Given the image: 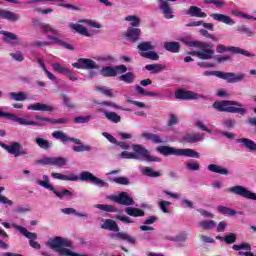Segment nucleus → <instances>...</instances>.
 Here are the masks:
<instances>
[{"instance_id": "11", "label": "nucleus", "mask_w": 256, "mask_h": 256, "mask_svg": "<svg viewBox=\"0 0 256 256\" xmlns=\"http://www.w3.org/2000/svg\"><path fill=\"white\" fill-rule=\"evenodd\" d=\"M14 229H16V231H19L24 237H26L27 239H30L29 241V245L30 247H32L33 249H41V244H39L37 241L33 240V239H37V234L33 233V232H29L27 230V228L23 227V226H19L17 224H13L12 226Z\"/></svg>"}, {"instance_id": "37", "label": "nucleus", "mask_w": 256, "mask_h": 256, "mask_svg": "<svg viewBox=\"0 0 256 256\" xmlns=\"http://www.w3.org/2000/svg\"><path fill=\"white\" fill-rule=\"evenodd\" d=\"M69 27L70 29H73L74 31H76V33H79L80 35H84V37H90L91 35L89 34V31L87 30V28H85V26L81 24L70 23Z\"/></svg>"}, {"instance_id": "44", "label": "nucleus", "mask_w": 256, "mask_h": 256, "mask_svg": "<svg viewBox=\"0 0 256 256\" xmlns=\"http://www.w3.org/2000/svg\"><path fill=\"white\" fill-rule=\"evenodd\" d=\"M165 69V66L162 64H148L145 66L146 71H151L153 74L161 73Z\"/></svg>"}, {"instance_id": "19", "label": "nucleus", "mask_w": 256, "mask_h": 256, "mask_svg": "<svg viewBox=\"0 0 256 256\" xmlns=\"http://www.w3.org/2000/svg\"><path fill=\"white\" fill-rule=\"evenodd\" d=\"M175 3L177 0H159V8L162 10V13L165 19H174L175 15H173V8L169 6V2Z\"/></svg>"}, {"instance_id": "27", "label": "nucleus", "mask_w": 256, "mask_h": 256, "mask_svg": "<svg viewBox=\"0 0 256 256\" xmlns=\"http://www.w3.org/2000/svg\"><path fill=\"white\" fill-rule=\"evenodd\" d=\"M47 39H49L50 42H48V43H50V45H61V47H64L65 49H68L69 51H75V47H73V45H71L65 41H62L58 37L47 35Z\"/></svg>"}, {"instance_id": "46", "label": "nucleus", "mask_w": 256, "mask_h": 256, "mask_svg": "<svg viewBox=\"0 0 256 256\" xmlns=\"http://www.w3.org/2000/svg\"><path fill=\"white\" fill-rule=\"evenodd\" d=\"M52 68L54 71H56V73H60L62 75H68V73H70V71H71L69 68H67L66 66H63L59 63H53Z\"/></svg>"}, {"instance_id": "15", "label": "nucleus", "mask_w": 256, "mask_h": 256, "mask_svg": "<svg viewBox=\"0 0 256 256\" xmlns=\"http://www.w3.org/2000/svg\"><path fill=\"white\" fill-rule=\"evenodd\" d=\"M37 183L41 187H44V189H49V191H52L54 195L58 197V199H63V197H71V195H73V192L67 189H63L61 192L57 191L55 186L49 184V180H38Z\"/></svg>"}, {"instance_id": "13", "label": "nucleus", "mask_w": 256, "mask_h": 256, "mask_svg": "<svg viewBox=\"0 0 256 256\" xmlns=\"http://www.w3.org/2000/svg\"><path fill=\"white\" fill-rule=\"evenodd\" d=\"M119 73H127V66L125 65H117L114 67L105 66L100 71V75H102V77H117Z\"/></svg>"}, {"instance_id": "36", "label": "nucleus", "mask_w": 256, "mask_h": 256, "mask_svg": "<svg viewBox=\"0 0 256 256\" xmlns=\"http://www.w3.org/2000/svg\"><path fill=\"white\" fill-rule=\"evenodd\" d=\"M164 49L170 53H179L181 51V44L179 42H165Z\"/></svg>"}, {"instance_id": "28", "label": "nucleus", "mask_w": 256, "mask_h": 256, "mask_svg": "<svg viewBox=\"0 0 256 256\" xmlns=\"http://www.w3.org/2000/svg\"><path fill=\"white\" fill-rule=\"evenodd\" d=\"M36 121H47L48 123H51V125H66V123H69V119L67 118H49V117H43V116H39L36 115L35 116Z\"/></svg>"}, {"instance_id": "31", "label": "nucleus", "mask_w": 256, "mask_h": 256, "mask_svg": "<svg viewBox=\"0 0 256 256\" xmlns=\"http://www.w3.org/2000/svg\"><path fill=\"white\" fill-rule=\"evenodd\" d=\"M186 15H189L190 17H198L200 19H205V17H207V13L203 12L201 8L197 6H190Z\"/></svg>"}, {"instance_id": "12", "label": "nucleus", "mask_w": 256, "mask_h": 256, "mask_svg": "<svg viewBox=\"0 0 256 256\" xmlns=\"http://www.w3.org/2000/svg\"><path fill=\"white\" fill-rule=\"evenodd\" d=\"M68 159L65 157H44L40 160H36V165H52L54 167H65L68 163Z\"/></svg>"}, {"instance_id": "45", "label": "nucleus", "mask_w": 256, "mask_h": 256, "mask_svg": "<svg viewBox=\"0 0 256 256\" xmlns=\"http://www.w3.org/2000/svg\"><path fill=\"white\" fill-rule=\"evenodd\" d=\"M65 215H76V217H84L85 219H88L87 213H81L77 212L75 208H64L61 210Z\"/></svg>"}, {"instance_id": "18", "label": "nucleus", "mask_w": 256, "mask_h": 256, "mask_svg": "<svg viewBox=\"0 0 256 256\" xmlns=\"http://www.w3.org/2000/svg\"><path fill=\"white\" fill-rule=\"evenodd\" d=\"M75 69H99L95 61L88 58H80L77 62L72 64Z\"/></svg>"}, {"instance_id": "5", "label": "nucleus", "mask_w": 256, "mask_h": 256, "mask_svg": "<svg viewBox=\"0 0 256 256\" xmlns=\"http://www.w3.org/2000/svg\"><path fill=\"white\" fill-rule=\"evenodd\" d=\"M47 245L53 251H57V253H59L60 256H69L68 253H73L71 250L65 248L69 247L71 249L73 247V242L61 236L50 238L47 242Z\"/></svg>"}, {"instance_id": "34", "label": "nucleus", "mask_w": 256, "mask_h": 256, "mask_svg": "<svg viewBox=\"0 0 256 256\" xmlns=\"http://www.w3.org/2000/svg\"><path fill=\"white\" fill-rule=\"evenodd\" d=\"M237 143H242L243 147H245V149H248L249 151H256V143L251 139L239 138L237 139Z\"/></svg>"}, {"instance_id": "30", "label": "nucleus", "mask_w": 256, "mask_h": 256, "mask_svg": "<svg viewBox=\"0 0 256 256\" xmlns=\"http://www.w3.org/2000/svg\"><path fill=\"white\" fill-rule=\"evenodd\" d=\"M28 111H54L55 108H53V106H49L47 104H43V103H34V104H30L27 107Z\"/></svg>"}, {"instance_id": "29", "label": "nucleus", "mask_w": 256, "mask_h": 256, "mask_svg": "<svg viewBox=\"0 0 256 256\" xmlns=\"http://www.w3.org/2000/svg\"><path fill=\"white\" fill-rule=\"evenodd\" d=\"M37 121H27L25 118H19L16 116L15 123H19V125H33L34 127H45L47 125V121L38 120Z\"/></svg>"}, {"instance_id": "35", "label": "nucleus", "mask_w": 256, "mask_h": 256, "mask_svg": "<svg viewBox=\"0 0 256 256\" xmlns=\"http://www.w3.org/2000/svg\"><path fill=\"white\" fill-rule=\"evenodd\" d=\"M35 143L38 145V147H40V149H43L44 151H49V149L53 147V142H50L44 138H35Z\"/></svg>"}, {"instance_id": "20", "label": "nucleus", "mask_w": 256, "mask_h": 256, "mask_svg": "<svg viewBox=\"0 0 256 256\" xmlns=\"http://www.w3.org/2000/svg\"><path fill=\"white\" fill-rule=\"evenodd\" d=\"M188 55H192V57H198L202 61H209V59H213L215 50L191 51L188 52Z\"/></svg>"}, {"instance_id": "47", "label": "nucleus", "mask_w": 256, "mask_h": 256, "mask_svg": "<svg viewBox=\"0 0 256 256\" xmlns=\"http://www.w3.org/2000/svg\"><path fill=\"white\" fill-rule=\"evenodd\" d=\"M125 21H129L130 27H133V28H137L141 25V19L135 15L126 16Z\"/></svg>"}, {"instance_id": "9", "label": "nucleus", "mask_w": 256, "mask_h": 256, "mask_svg": "<svg viewBox=\"0 0 256 256\" xmlns=\"http://www.w3.org/2000/svg\"><path fill=\"white\" fill-rule=\"evenodd\" d=\"M233 53L234 55H244L245 57H255V54L245 50V49H241L239 47H235V46H225L223 44H218L216 46V52L223 54V53H227L229 52Z\"/></svg>"}, {"instance_id": "53", "label": "nucleus", "mask_w": 256, "mask_h": 256, "mask_svg": "<svg viewBox=\"0 0 256 256\" xmlns=\"http://www.w3.org/2000/svg\"><path fill=\"white\" fill-rule=\"evenodd\" d=\"M143 175H145L146 177H153V178L161 177V173L153 170V168L151 167L144 168Z\"/></svg>"}, {"instance_id": "21", "label": "nucleus", "mask_w": 256, "mask_h": 256, "mask_svg": "<svg viewBox=\"0 0 256 256\" xmlns=\"http://www.w3.org/2000/svg\"><path fill=\"white\" fill-rule=\"evenodd\" d=\"M203 139H205V135L197 132H189L182 137L184 143H199Z\"/></svg>"}, {"instance_id": "41", "label": "nucleus", "mask_w": 256, "mask_h": 256, "mask_svg": "<svg viewBox=\"0 0 256 256\" xmlns=\"http://www.w3.org/2000/svg\"><path fill=\"white\" fill-rule=\"evenodd\" d=\"M237 33L241 35H247L248 37H255V33L251 31V28L247 27V25L242 24L236 27Z\"/></svg>"}, {"instance_id": "61", "label": "nucleus", "mask_w": 256, "mask_h": 256, "mask_svg": "<svg viewBox=\"0 0 256 256\" xmlns=\"http://www.w3.org/2000/svg\"><path fill=\"white\" fill-rule=\"evenodd\" d=\"M10 57L14 59V61H18V63H21V61H24L25 57H23V53L20 51L15 52V53H10Z\"/></svg>"}, {"instance_id": "50", "label": "nucleus", "mask_w": 256, "mask_h": 256, "mask_svg": "<svg viewBox=\"0 0 256 256\" xmlns=\"http://www.w3.org/2000/svg\"><path fill=\"white\" fill-rule=\"evenodd\" d=\"M96 209H100L101 211H106L107 213H117V208L113 205L107 204H97L95 205Z\"/></svg>"}, {"instance_id": "16", "label": "nucleus", "mask_w": 256, "mask_h": 256, "mask_svg": "<svg viewBox=\"0 0 256 256\" xmlns=\"http://www.w3.org/2000/svg\"><path fill=\"white\" fill-rule=\"evenodd\" d=\"M108 199L114 203H118V205H125L126 207L135 205V200H133L127 192H120L118 195H111Z\"/></svg>"}, {"instance_id": "60", "label": "nucleus", "mask_w": 256, "mask_h": 256, "mask_svg": "<svg viewBox=\"0 0 256 256\" xmlns=\"http://www.w3.org/2000/svg\"><path fill=\"white\" fill-rule=\"evenodd\" d=\"M177 123H179V118H177V115L171 114L170 118L167 122V127H173V126L177 125Z\"/></svg>"}, {"instance_id": "40", "label": "nucleus", "mask_w": 256, "mask_h": 256, "mask_svg": "<svg viewBox=\"0 0 256 256\" xmlns=\"http://www.w3.org/2000/svg\"><path fill=\"white\" fill-rule=\"evenodd\" d=\"M208 171H211V173H218L219 175H229V170H227V168H223L216 164L208 165Z\"/></svg>"}, {"instance_id": "26", "label": "nucleus", "mask_w": 256, "mask_h": 256, "mask_svg": "<svg viewBox=\"0 0 256 256\" xmlns=\"http://www.w3.org/2000/svg\"><path fill=\"white\" fill-rule=\"evenodd\" d=\"M0 35L4 36V43H8L9 45H19V38L14 33L2 30L0 31Z\"/></svg>"}, {"instance_id": "56", "label": "nucleus", "mask_w": 256, "mask_h": 256, "mask_svg": "<svg viewBox=\"0 0 256 256\" xmlns=\"http://www.w3.org/2000/svg\"><path fill=\"white\" fill-rule=\"evenodd\" d=\"M91 121V116H77L74 118V123L83 124L89 123Z\"/></svg>"}, {"instance_id": "51", "label": "nucleus", "mask_w": 256, "mask_h": 256, "mask_svg": "<svg viewBox=\"0 0 256 256\" xmlns=\"http://www.w3.org/2000/svg\"><path fill=\"white\" fill-rule=\"evenodd\" d=\"M136 91L139 95H143L145 97H159L158 93L145 91L141 86H136Z\"/></svg>"}, {"instance_id": "52", "label": "nucleus", "mask_w": 256, "mask_h": 256, "mask_svg": "<svg viewBox=\"0 0 256 256\" xmlns=\"http://www.w3.org/2000/svg\"><path fill=\"white\" fill-rule=\"evenodd\" d=\"M10 98L13 99V101H25V99H27V94L24 92H11Z\"/></svg>"}, {"instance_id": "4", "label": "nucleus", "mask_w": 256, "mask_h": 256, "mask_svg": "<svg viewBox=\"0 0 256 256\" xmlns=\"http://www.w3.org/2000/svg\"><path fill=\"white\" fill-rule=\"evenodd\" d=\"M102 229H106L107 231H114L116 234H112V239H118L119 241H127L130 245H135L137 243V239L135 237L119 232V225L113 219H106L104 223L101 225Z\"/></svg>"}, {"instance_id": "10", "label": "nucleus", "mask_w": 256, "mask_h": 256, "mask_svg": "<svg viewBox=\"0 0 256 256\" xmlns=\"http://www.w3.org/2000/svg\"><path fill=\"white\" fill-rule=\"evenodd\" d=\"M176 99H180L181 101H191L197 99H207V96L203 94H199L197 92L185 90V89H178L175 91Z\"/></svg>"}, {"instance_id": "2", "label": "nucleus", "mask_w": 256, "mask_h": 256, "mask_svg": "<svg viewBox=\"0 0 256 256\" xmlns=\"http://www.w3.org/2000/svg\"><path fill=\"white\" fill-rule=\"evenodd\" d=\"M212 107L219 111L220 113H238L239 115H246L247 109L243 108L241 102L232 101V100H221L215 101L212 104Z\"/></svg>"}, {"instance_id": "62", "label": "nucleus", "mask_w": 256, "mask_h": 256, "mask_svg": "<svg viewBox=\"0 0 256 256\" xmlns=\"http://www.w3.org/2000/svg\"><path fill=\"white\" fill-rule=\"evenodd\" d=\"M119 157L121 159H135V158H137V156L134 155L133 152H128V151H123L122 153L119 154Z\"/></svg>"}, {"instance_id": "32", "label": "nucleus", "mask_w": 256, "mask_h": 256, "mask_svg": "<svg viewBox=\"0 0 256 256\" xmlns=\"http://www.w3.org/2000/svg\"><path fill=\"white\" fill-rule=\"evenodd\" d=\"M98 111H99V113H103V115H105V117H106V119H108V121H111L112 123H121V116H119L117 113L109 112V111L103 110V109H99Z\"/></svg>"}, {"instance_id": "3", "label": "nucleus", "mask_w": 256, "mask_h": 256, "mask_svg": "<svg viewBox=\"0 0 256 256\" xmlns=\"http://www.w3.org/2000/svg\"><path fill=\"white\" fill-rule=\"evenodd\" d=\"M156 151L164 157H169V155H175L176 157H192L193 159H199V157H201L199 152L191 148L177 149L171 146H158Z\"/></svg>"}, {"instance_id": "1", "label": "nucleus", "mask_w": 256, "mask_h": 256, "mask_svg": "<svg viewBox=\"0 0 256 256\" xmlns=\"http://www.w3.org/2000/svg\"><path fill=\"white\" fill-rule=\"evenodd\" d=\"M51 177H53V179H59L60 181H85L86 183L97 185L98 187H105V185H107L105 181L97 178V176L93 175V173L89 171H82L79 176L73 173L65 175L53 172L51 174Z\"/></svg>"}, {"instance_id": "49", "label": "nucleus", "mask_w": 256, "mask_h": 256, "mask_svg": "<svg viewBox=\"0 0 256 256\" xmlns=\"http://www.w3.org/2000/svg\"><path fill=\"white\" fill-rule=\"evenodd\" d=\"M139 51L145 53V51H155V46L151 42H142L138 45Z\"/></svg>"}, {"instance_id": "43", "label": "nucleus", "mask_w": 256, "mask_h": 256, "mask_svg": "<svg viewBox=\"0 0 256 256\" xmlns=\"http://www.w3.org/2000/svg\"><path fill=\"white\" fill-rule=\"evenodd\" d=\"M199 227L204 231H211V229H215V221L213 220H202L198 223Z\"/></svg>"}, {"instance_id": "63", "label": "nucleus", "mask_w": 256, "mask_h": 256, "mask_svg": "<svg viewBox=\"0 0 256 256\" xmlns=\"http://www.w3.org/2000/svg\"><path fill=\"white\" fill-rule=\"evenodd\" d=\"M169 205H171V202L169 201L162 200L159 202V207L163 211V213H169V209H167Z\"/></svg>"}, {"instance_id": "42", "label": "nucleus", "mask_w": 256, "mask_h": 256, "mask_svg": "<svg viewBox=\"0 0 256 256\" xmlns=\"http://www.w3.org/2000/svg\"><path fill=\"white\" fill-rule=\"evenodd\" d=\"M119 81H123L127 85H131L135 81V74L133 72H128L126 74H122L118 77Z\"/></svg>"}, {"instance_id": "7", "label": "nucleus", "mask_w": 256, "mask_h": 256, "mask_svg": "<svg viewBox=\"0 0 256 256\" xmlns=\"http://www.w3.org/2000/svg\"><path fill=\"white\" fill-rule=\"evenodd\" d=\"M214 75L215 77H218V79H224V81H227V83H241L243 79H245V74H235L233 72H221V71H205L204 76L205 77H211Z\"/></svg>"}, {"instance_id": "22", "label": "nucleus", "mask_w": 256, "mask_h": 256, "mask_svg": "<svg viewBox=\"0 0 256 256\" xmlns=\"http://www.w3.org/2000/svg\"><path fill=\"white\" fill-rule=\"evenodd\" d=\"M125 37L128 39V41H131V43H137L141 37V29L128 27Z\"/></svg>"}, {"instance_id": "17", "label": "nucleus", "mask_w": 256, "mask_h": 256, "mask_svg": "<svg viewBox=\"0 0 256 256\" xmlns=\"http://www.w3.org/2000/svg\"><path fill=\"white\" fill-rule=\"evenodd\" d=\"M2 147L6 151L10 153V155H14L16 157H21V155H29V151L27 149H23V146L19 142H14L11 145L1 144Z\"/></svg>"}, {"instance_id": "64", "label": "nucleus", "mask_w": 256, "mask_h": 256, "mask_svg": "<svg viewBox=\"0 0 256 256\" xmlns=\"http://www.w3.org/2000/svg\"><path fill=\"white\" fill-rule=\"evenodd\" d=\"M97 90L100 91V93H103V95H106V97H113V90L105 88V87H97Z\"/></svg>"}, {"instance_id": "38", "label": "nucleus", "mask_w": 256, "mask_h": 256, "mask_svg": "<svg viewBox=\"0 0 256 256\" xmlns=\"http://www.w3.org/2000/svg\"><path fill=\"white\" fill-rule=\"evenodd\" d=\"M125 213L130 217H145V211L139 208L127 207Z\"/></svg>"}, {"instance_id": "25", "label": "nucleus", "mask_w": 256, "mask_h": 256, "mask_svg": "<svg viewBox=\"0 0 256 256\" xmlns=\"http://www.w3.org/2000/svg\"><path fill=\"white\" fill-rule=\"evenodd\" d=\"M0 19H6L7 21H12V23H15L21 19V16L15 12L0 9Z\"/></svg>"}, {"instance_id": "48", "label": "nucleus", "mask_w": 256, "mask_h": 256, "mask_svg": "<svg viewBox=\"0 0 256 256\" xmlns=\"http://www.w3.org/2000/svg\"><path fill=\"white\" fill-rule=\"evenodd\" d=\"M140 56L145 59H150L151 61H159V54L155 51L140 52Z\"/></svg>"}, {"instance_id": "8", "label": "nucleus", "mask_w": 256, "mask_h": 256, "mask_svg": "<svg viewBox=\"0 0 256 256\" xmlns=\"http://www.w3.org/2000/svg\"><path fill=\"white\" fill-rule=\"evenodd\" d=\"M132 149L134 152L133 155H136L135 160H141L144 159L145 161H150V162H158L159 158L155 156H151L149 154V150H147L143 145L141 144H133Z\"/></svg>"}, {"instance_id": "59", "label": "nucleus", "mask_w": 256, "mask_h": 256, "mask_svg": "<svg viewBox=\"0 0 256 256\" xmlns=\"http://www.w3.org/2000/svg\"><path fill=\"white\" fill-rule=\"evenodd\" d=\"M100 61H103L105 63H115L117 59L113 55H103L99 58Z\"/></svg>"}, {"instance_id": "6", "label": "nucleus", "mask_w": 256, "mask_h": 256, "mask_svg": "<svg viewBox=\"0 0 256 256\" xmlns=\"http://www.w3.org/2000/svg\"><path fill=\"white\" fill-rule=\"evenodd\" d=\"M52 137L54 139H59L62 143H76L78 146H73L72 149L75 153H83L84 151H91V146L83 145L81 140L77 138H71L63 131H54L52 132Z\"/></svg>"}, {"instance_id": "54", "label": "nucleus", "mask_w": 256, "mask_h": 256, "mask_svg": "<svg viewBox=\"0 0 256 256\" xmlns=\"http://www.w3.org/2000/svg\"><path fill=\"white\" fill-rule=\"evenodd\" d=\"M62 100L64 105L69 109H75V104L73 103V100L67 96V94H61Z\"/></svg>"}, {"instance_id": "58", "label": "nucleus", "mask_w": 256, "mask_h": 256, "mask_svg": "<svg viewBox=\"0 0 256 256\" xmlns=\"http://www.w3.org/2000/svg\"><path fill=\"white\" fill-rule=\"evenodd\" d=\"M114 183H117L118 185H129V179L127 177H116L113 178Z\"/></svg>"}, {"instance_id": "14", "label": "nucleus", "mask_w": 256, "mask_h": 256, "mask_svg": "<svg viewBox=\"0 0 256 256\" xmlns=\"http://www.w3.org/2000/svg\"><path fill=\"white\" fill-rule=\"evenodd\" d=\"M230 193L234 195H239V197H243L244 199H250L251 201H256V193L249 191L247 188L241 185L233 186L228 189Z\"/></svg>"}, {"instance_id": "55", "label": "nucleus", "mask_w": 256, "mask_h": 256, "mask_svg": "<svg viewBox=\"0 0 256 256\" xmlns=\"http://www.w3.org/2000/svg\"><path fill=\"white\" fill-rule=\"evenodd\" d=\"M235 241H237V235L235 233H229L224 236V243H227V245H233Z\"/></svg>"}, {"instance_id": "24", "label": "nucleus", "mask_w": 256, "mask_h": 256, "mask_svg": "<svg viewBox=\"0 0 256 256\" xmlns=\"http://www.w3.org/2000/svg\"><path fill=\"white\" fill-rule=\"evenodd\" d=\"M186 45H188V47H197L201 51H213L214 47L213 44L202 41H188Z\"/></svg>"}, {"instance_id": "33", "label": "nucleus", "mask_w": 256, "mask_h": 256, "mask_svg": "<svg viewBox=\"0 0 256 256\" xmlns=\"http://www.w3.org/2000/svg\"><path fill=\"white\" fill-rule=\"evenodd\" d=\"M141 137H143V139H147V141H152V143L156 145L160 143H165L161 136H159L158 134L144 132L141 134Z\"/></svg>"}, {"instance_id": "23", "label": "nucleus", "mask_w": 256, "mask_h": 256, "mask_svg": "<svg viewBox=\"0 0 256 256\" xmlns=\"http://www.w3.org/2000/svg\"><path fill=\"white\" fill-rule=\"evenodd\" d=\"M210 17L214 19V21H219L220 23H224L225 25H235V21L233 20V18L228 15L212 13L210 14Z\"/></svg>"}, {"instance_id": "57", "label": "nucleus", "mask_w": 256, "mask_h": 256, "mask_svg": "<svg viewBox=\"0 0 256 256\" xmlns=\"http://www.w3.org/2000/svg\"><path fill=\"white\" fill-rule=\"evenodd\" d=\"M40 29H42L43 33H52L53 35H57V30L53 29L51 25L49 24H42L40 26Z\"/></svg>"}, {"instance_id": "39", "label": "nucleus", "mask_w": 256, "mask_h": 256, "mask_svg": "<svg viewBox=\"0 0 256 256\" xmlns=\"http://www.w3.org/2000/svg\"><path fill=\"white\" fill-rule=\"evenodd\" d=\"M217 211L220 215H227L228 217H235V215H237V211L235 209H231L223 205L218 206Z\"/></svg>"}]
</instances>
